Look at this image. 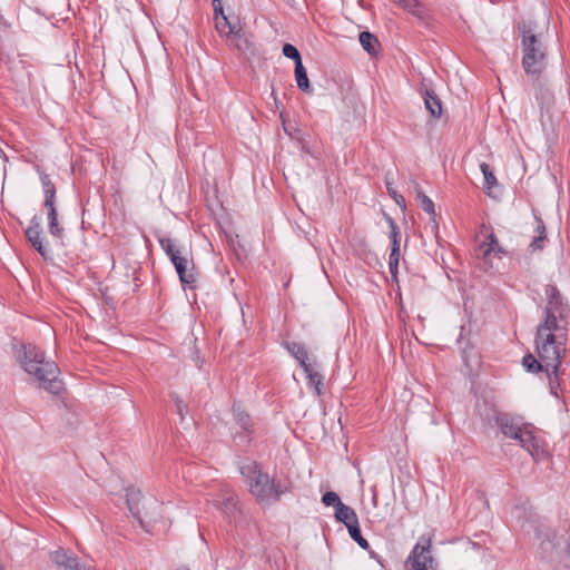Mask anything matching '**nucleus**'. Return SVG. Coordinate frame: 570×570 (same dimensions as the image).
Masks as SVG:
<instances>
[{
    "instance_id": "obj_1",
    "label": "nucleus",
    "mask_w": 570,
    "mask_h": 570,
    "mask_svg": "<svg viewBox=\"0 0 570 570\" xmlns=\"http://www.w3.org/2000/svg\"><path fill=\"white\" fill-rule=\"evenodd\" d=\"M483 420L494 423L501 433L519 442L535 461L544 460L548 455L544 449V441L534 433V428L521 422L520 417L509 413L500 412L497 409L483 415Z\"/></svg>"
},
{
    "instance_id": "obj_2",
    "label": "nucleus",
    "mask_w": 570,
    "mask_h": 570,
    "mask_svg": "<svg viewBox=\"0 0 570 570\" xmlns=\"http://www.w3.org/2000/svg\"><path fill=\"white\" fill-rule=\"evenodd\" d=\"M21 365L28 374L36 377L47 392L53 395L61 393L63 386L59 379L60 370L53 361L47 360L43 351L35 345H26Z\"/></svg>"
},
{
    "instance_id": "obj_3",
    "label": "nucleus",
    "mask_w": 570,
    "mask_h": 570,
    "mask_svg": "<svg viewBox=\"0 0 570 570\" xmlns=\"http://www.w3.org/2000/svg\"><path fill=\"white\" fill-rule=\"evenodd\" d=\"M239 472L245 478L249 493L258 502L273 504L288 491V488L275 478L264 472L256 461L246 460L239 465Z\"/></svg>"
},
{
    "instance_id": "obj_4",
    "label": "nucleus",
    "mask_w": 570,
    "mask_h": 570,
    "mask_svg": "<svg viewBox=\"0 0 570 570\" xmlns=\"http://www.w3.org/2000/svg\"><path fill=\"white\" fill-rule=\"evenodd\" d=\"M518 29L522 39L524 71L527 75L539 76L547 65L546 47L541 41L542 31L532 20H522Z\"/></svg>"
},
{
    "instance_id": "obj_5",
    "label": "nucleus",
    "mask_w": 570,
    "mask_h": 570,
    "mask_svg": "<svg viewBox=\"0 0 570 570\" xmlns=\"http://www.w3.org/2000/svg\"><path fill=\"white\" fill-rule=\"evenodd\" d=\"M567 331H554L552 327L538 325L535 333V351L546 364V372L552 370L554 377L559 375L561 360L566 355Z\"/></svg>"
},
{
    "instance_id": "obj_6",
    "label": "nucleus",
    "mask_w": 570,
    "mask_h": 570,
    "mask_svg": "<svg viewBox=\"0 0 570 570\" xmlns=\"http://www.w3.org/2000/svg\"><path fill=\"white\" fill-rule=\"evenodd\" d=\"M547 304L543 312L541 326L552 327L554 331L568 332V318L570 306L554 285H547L544 288Z\"/></svg>"
},
{
    "instance_id": "obj_7",
    "label": "nucleus",
    "mask_w": 570,
    "mask_h": 570,
    "mask_svg": "<svg viewBox=\"0 0 570 570\" xmlns=\"http://www.w3.org/2000/svg\"><path fill=\"white\" fill-rule=\"evenodd\" d=\"M404 570H436L431 540L421 538L404 561Z\"/></svg>"
},
{
    "instance_id": "obj_8",
    "label": "nucleus",
    "mask_w": 570,
    "mask_h": 570,
    "mask_svg": "<svg viewBox=\"0 0 570 570\" xmlns=\"http://www.w3.org/2000/svg\"><path fill=\"white\" fill-rule=\"evenodd\" d=\"M504 249L499 245L494 233H490L475 250V256L483 262L485 271L492 268L493 258L500 259Z\"/></svg>"
},
{
    "instance_id": "obj_9",
    "label": "nucleus",
    "mask_w": 570,
    "mask_h": 570,
    "mask_svg": "<svg viewBox=\"0 0 570 570\" xmlns=\"http://www.w3.org/2000/svg\"><path fill=\"white\" fill-rule=\"evenodd\" d=\"M49 558L57 567L63 570H91L89 564L80 562L75 553L63 548L51 551Z\"/></svg>"
},
{
    "instance_id": "obj_10",
    "label": "nucleus",
    "mask_w": 570,
    "mask_h": 570,
    "mask_svg": "<svg viewBox=\"0 0 570 570\" xmlns=\"http://www.w3.org/2000/svg\"><path fill=\"white\" fill-rule=\"evenodd\" d=\"M28 242L31 246L45 258H51L50 249L43 243V230L40 220L37 216H33L30 220L29 227L24 232Z\"/></svg>"
},
{
    "instance_id": "obj_11",
    "label": "nucleus",
    "mask_w": 570,
    "mask_h": 570,
    "mask_svg": "<svg viewBox=\"0 0 570 570\" xmlns=\"http://www.w3.org/2000/svg\"><path fill=\"white\" fill-rule=\"evenodd\" d=\"M233 413L236 423L243 431L242 433H235L234 439H240L248 443L254 432L250 416L237 404H234Z\"/></svg>"
},
{
    "instance_id": "obj_12",
    "label": "nucleus",
    "mask_w": 570,
    "mask_h": 570,
    "mask_svg": "<svg viewBox=\"0 0 570 570\" xmlns=\"http://www.w3.org/2000/svg\"><path fill=\"white\" fill-rule=\"evenodd\" d=\"M159 244L161 249L166 253L168 258L170 259L174 267H177V265H180L181 263H187V258H189L191 255H189L186 252H183L169 237H161L159 238Z\"/></svg>"
},
{
    "instance_id": "obj_13",
    "label": "nucleus",
    "mask_w": 570,
    "mask_h": 570,
    "mask_svg": "<svg viewBox=\"0 0 570 570\" xmlns=\"http://www.w3.org/2000/svg\"><path fill=\"white\" fill-rule=\"evenodd\" d=\"M179 281L184 288L188 287L190 289L195 288L197 285V272L195 268L193 256L187 258V263H181L175 267Z\"/></svg>"
},
{
    "instance_id": "obj_14",
    "label": "nucleus",
    "mask_w": 570,
    "mask_h": 570,
    "mask_svg": "<svg viewBox=\"0 0 570 570\" xmlns=\"http://www.w3.org/2000/svg\"><path fill=\"white\" fill-rule=\"evenodd\" d=\"M402 9L414 16L420 20H428L430 18L429 9L420 0H392Z\"/></svg>"
},
{
    "instance_id": "obj_15",
    "label": "nucleus",
    "mask_w": 570,
    "mask_h": 570,
    "mask_svg": "<svg viewBox=\"0 0 570 570\" xmlns=\"http://www.w3.org/2000/svg\"><path fill=\"white\" fill-rule=\"evenodd\" d=\"M283 346L299 363L302 368L311 364L308 362V353L304 344L298 342H284Z\"/></svg>"
},
{
    "instance_id": "obj_16",
    "label": "nucleus",
    "mask_w": 570,
    "mask_h": 570,
    "mask_svg": "<svg viewBox=\"0 0 570 570\" xmlns=\"http://www.w3.org/2000/svg\"><path fill=\"white\" fill-rule=\"evenodd\" d=\"M335 518L337 521L344 523L347 529L358 523V518L354 509L344 503H340V507L335 510Z\"/></svg>"
},
{
    "instance_id": "obj_17",
    "label": "nucleus",
    "mask_w": 570,
    "mask_h": 570,
    "mask_svg": "<svg viewBox=\"0 0 570 570\" xmlns=\"http://www.w3.org/2000/svg\"><path fill=\"white\" fill-rule=\"evenodd\" d=\"M303 371L306 375L308 386L314 389L315 394L317 396H321L322 387H323V379H324L323 375L318 371L315 370L313 364L305 366L303 368Z\"/></svg>"
},
{
    "instance_id": "obj_18",
    "label": "nucleus",
    "mask_w": 570,
    "mask_h": 570,
    "mask_svg": "<svg viewBox=\"0 0 570 570\" xmlns=\"http://www.w3.org/2000/svg\"><path fill=\"white\" fill-rule=\"evenodd\" d=\"M46 208L48 210V230L50 235L57 239H62L65 229L59 224L56 205Z\"/></svg>"
},
{
    "instance_id": "obj_19",
    "label": "nucleus",
    "mask_w": 570,
    "mask_h": 570,
    "mask_svg": "<svg viewBox=\"0 0 570 570\" xmlns=\"http://www.w3.org/2000/svg\"><path fill=\"white\" fill-rule=\"evenodd\" d=\"M534 219L537 223V227H535L537 236H534L533 240L530 244V248L533 252L541 250L544 246V240L547 238L544 222L542 220L541 217H539L537 215H534Z\"/></svg>"
},
{
    "instance_id": "obj_20",
    "label": "nucleus",
    "mask_w": 570,
    "mask_h": 570,
    "mask_svg": "<svg viewBox=\"0 0 570 570\" xmlns=\"http://www.w3.org/2000/svg\"><path fill=\"white\" fill-rule=\"evenodd\" d=\"M424 104L426 110L433 117H440L442 114V105L440 98L433 92L426 90L424 94Z\"/></svg>"
},
{
    "instance_id": "obj_21",
    "label": "nucleus",
    "mask_w": 570,
    "mask_h": 570,
    "mask_svg": "<svg viewBox=\"0 0 570 570\" xmlns=\"http://www.w3.org/2000/svg\"><path fill=\"white\" fill-rule=\"evenodd\" d=\"M358 40L363 49L370 55H375L380 47L379 39L368 31H362L358 36Z\"/></svg>"
},
{
    "instance_id": "obj_22",
    "label": "nucleus",
    "mask_w": 570,
    "mask_h": 570,
    "mask_svg": "<svg viewBox=\"0 0 570 570\" xmlns=\"http://www.w3.org/2000/svg\"><path fill=\"white\" fill-rule=\"evenodd\" d=\"M295 80H296V83H297V87L306 92V94H311L313 91L312 87H311V83H309V80H308V77H307V71L305 69V67L303 66V62L302 63H297L295 66Z\"/></svg>"
},
{
    "instance_id": "obj_23",
    "label": "nucleus",
    "mask_w": 570,
    "mask_h": 570,
    "mask_svg": "<svg viewBox=\"0 0 570 570\" xmlns=\"http://www.w3.org/2000/svg\"><path fill=\"white\" fill-rule=\"evenodd\" d=\"M41 183L43 187V194H45V207H51V205H55L56 203V187L53 183L50 180L48 175L41 176Z\"/></svg>"
},
{
    "instance_id": "obj_24",
    "label": "nucleus",
    "mask_w": 570,
    "mask_h": 570,
    "mask_svg": "<svg viewBox=\"0 0 570 570\" xmlns=\"http://www.w3.org/2000/svg\"><path fill=\"white\" fill-rule=\"evenodd\" d=\"M215 27L223 36L237 35L236 26L232 24L225 14L215 17Z\"/></svg>"
},
{
    "instance_id": "obj_25",
    "label": "nucleus",
    "mask_w": 570,
    "mask_h": 570,
    "mask_svg": "<svg viewBox=\"0 0 570 570\" xmlns=\"http://www.w3.org/2000/svg\"><path fill=\"white\" fill-rule=\"evenodd\" d=\"M523 366L528 372L538 373L540 371L546 372V364L539 358H535L532 354H527L522 360Z\"/></svg>"
},
{
    "instance_id": "obj_26",
    "label": "nucleus",
    "mask_w": 570,
    "mask_h": 570,
    "mask_svg": "<svg viewBox=\"0 0 570 570\" xmlns=\"http://www.w3.org/2000/svg\"><path fill=\"white\" fill-rule=\"evenodd\" d=\"M384 217L390 227V238L392 242V248H400V240H401L400 228H399L397 224L395 223V220L391 216L384 214Z\"/></svg>"
},
{
    "instance_id": "obj_27",
    "label": "nucleus",
    "mask_w": 570,
    "mask_h": 570,
    "mask_svg": "<svg viewBox=\"0 0 570 570\" xmlns=\"http://www.w3.org/2000/svg\"><path fill=\"white\" fill-rule=\"evenodd\" d=\"M480 169L484 176V187L487 189L493 188L498 181H497V178H495L490 165H488L487 163H481Z\"/></svg>"
},
{
    "instance_id": "obj_28",
    "label": "nucleus",
    "mask_w": 570,
    "mask_h": 570,
    "mask_svg": "<svg viewBox=\"0 0 570 570\" xmlns=\"http://www.w3.org/2000/svg\"><path fill=\"white\" fill-rule=\"evenodd\" d=\"M348 530V533L351 535V538L364 550H370V544H368V541L363 538L362 533H361V529H360V524L357 523L356 525L354 527H350Z\"/></svg>"
},
{
    "instance_id": "obj_29",
    "label": "nucleus",
    "mask_w": 570,
    "mask_h": 570,
    "mask_svg": "<svg viewBox=\"0 0 570 570\" xmlns=\"http://www.w3.org/2000/svg\"><path fill=\"white\" fill-rule=\"evenodd\" d=\"M283 55L286 58L294 60L295 66L297 63H302V57H301L299 51L297 50V48L295 46H293L291 43H285L283 46Z\"/></svg>"
},
{
    "instance_id": "obj_30",
    "label": "nucleus",
    "mask_w": 570,
    "mask_h": 570,
    "mask_svg": "<svg viewBox=\"0 0 570 570\" xmlns=\"http://www.w3.org/2000/svg\"><path fill=\"white\" fill-rule=\"evenodd\" d=\"M400 259V248H391V254L389 257V267L392 276H395L397 273Z\"/></svg>"
},
{
    "instance_id": "obj_31",
    "label": "nucleus",
    "mask_w": 570,
    "mask_h": 570,
    "mask_svg": "<svg viewBox=\"0 0 570 570\" xmlns=\"http://www.w3.org/2000/svg\"><path fill=\"white\" fill-rule=\"evenodd\" d=\"M322 502L327 505V507H334L335 510L337 509V507H340V503H343L340 499V497L337 495V493L333 492V491H328L326 492L323 497H322Z\"/></svg>"
},
{
    "instance_id": "obj_32",
    "label": "nucleus",
    "mask_w": 570,
    "mask_h": 570,
    "mask_svg": "<svg viewBox=\"0 0 570 570\" xmlns=\"http://www.w3.org/2000/svg\"><path fill=\"white\" fill-rule=\"evenodd\" d=\"M386 188L389 195L394 199V202L402 208H405V198L400 195L393 187L390 181H386Z\"/></svg>"
},
{
    "instance_id": "obj_33",
    "label": "nucleus",
    "mask_w": 570,
    "mask_h": 570,
    "mask_svg": "<svg viewBox=\"0 0 570 570\" xmlns=\"http://www.w3.org/2000/svg\"><path fill=\"white\" fill-rule=\"evenodd\" d=\"M547 373V376H548V380H549V385H550V391L553 395L558 396V389L560 386L559 384V377H554L553 373H552V370H549V372H546ZM559 374H561L559 372ZM560 376V375H558Z\"/></svg>"
},
{
    "instance_id": "obj_34",
    "label": "nucleus",
    "mask_w": 570,
    "mask_h": 570,
    "mask_svg": "<svg viewBox=\"0 0 570 570\" xmlns=\"http://www.w3.org/2000/svg\"><path fill=\"white\" fill-rule=\"evenodd\" d=\"M173 400L175 401L177 413L180 415V419L184 420L187 413V405L177 395H173Z\"/></svg>"
},
{
    "instance_id": "obj_35",
    "label": "nucleus",
    "mask_w": 570,
    "mask_h": 570,
    "mask_svg": "<svg viewBox=\"0 0 570 570\" xmlns=\"http://www.w3.org/2000/svg\"><path fill=\"white\" fill-rule=\"evenodd\" d=\"M422 209L429 214L434 215V203L429 197H424L423 202H421Z\"/></svg>"
},
{
    "instance_id": "obj_36",
    "label": "nucleus",
    "mask_w": 570,
    "mask_h": 570,
    "mask_svg": "<svg viewBox=\"0 0 570 570\" xmlns=\"http://www.w3.org/2000/svg\"><path fill=\"white\" fill-rule=\"evenodd\" d=\"M213 7L215 17L224 14L223 4L220 0H213Z\"/></svg>"
},
{
    "instance_id": "obj_37",
    "label": "nucleus",
    "mask_w": 570,
    "mask_h": 570,
    "mask_svg": "<svg viewBox=\"0 0 570 570\" xmlns=\"http://www.w3.org/2000/svg\"><path fill=\"white\" fill-rule=\"evenodd\" d=\"M370 557L372 559L376 560L382 567H384L382 558L376 552L371 550L370 551Z\"/></svg>"
},
{
    "instance_id": "obj_38",
    "label": "nucleus",
    "mask_w": 570,
    "mask_h": 570,
    "mask_svg": "<svg viewBox=\"0 0 570 570\" xmlns=\"http://www.w3.org/2000/svg\"><path fill=\"white\" fill-rule=\"evenodd\" d=\"M130 511L139 520L140 524L142 527H145V520L140 517L139 512L138 511H134V509L131 507H130Z\"/></svg>"
},
{
    "instance_id": "obj_39",
    "label": "nucleus",
    "mask_w": 570,
    "mask_h": 570,
    "mask_svg": "<svg viewBox=\"0 0 570 570\" xmlns=\"http://www.w3.org/2000/svg\"><path fill=\"white\" fill-rule=\"evenodd\" d=\"M412 184H413V189H414L415 194H417L419 191H422V188L416 180H412Z\"/></svg>"
},
{
    "instance_id": "obj_40",
    "label": "nucleus",
    "mask_w": 570,
    "mask_h": 570,
    "mask_svg": "<svg viewBox=\"0 0 570 570\" xmlns=\"http://www.w3.org/2000/svg\"><path fill=\"white\" fill-rule=\"evenodd\" d=\"M416 197H417V199H419L420 202H423L424 197H428V196H426V195L424 194V191L422 190V191H419V193L416 194Z\"/></svg>"
},
{
    "instance_id": "obj_41",
    "label": "nucleus",
    "mask_w": 570,
    "mask_h": 570,
    "mask_svg": "<svg viewBox=\"0 0 570 570\" xmlns=\"http://www.w3.org/2000/svg\"><path fill=\"white\" fill-rule=\"evenodd\" d=\"M416 197H417V199H419L420 202H423L424 197H428V196H426V195L424 194V191L422 190V191H419V193L416 194Z\"/></svg>"
},
{
    "instance_id": "obj_42",
    "label": "nucleus",
    "mask_w": 570,
    "mask_h": 570,
    "mask_svg": "<svg viewBox=\"0 0 570 570\" xmlns=\"http://www.w3.org/2000/svg\"><path fill=\"white\" fill-rule=\"evenodd\" d=\"M463 360H464L465 365L470 366V363H469L468 355H466L465 351L463 352Z\"/></svg>"
},
{
    "instance_id": "obj_43",
    "label": "nucleus",
    "mask_w": 570,
    "mask_h": 570,
    "mask_svg": "<svg viewBox=\"0 0 570 570\" xmlns=\"http://www.w3.org/2000/svg\"><path fill=\"white\" fill-rule=\"evenodd\" d=\"M228 504H230V505L235 507V503L233 502V500H232V499H228V500H227L226 505H228Z\"/></svg>"
}]
</instances>
